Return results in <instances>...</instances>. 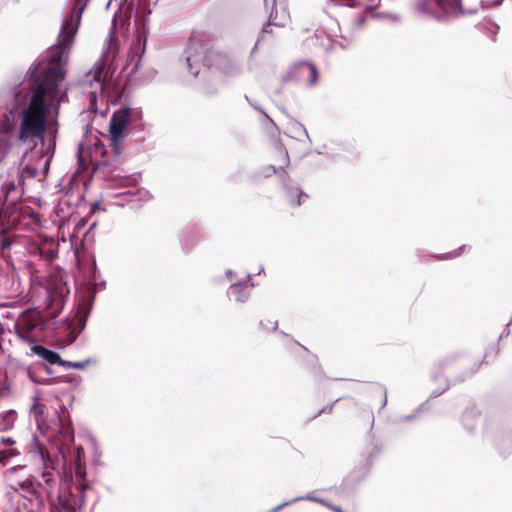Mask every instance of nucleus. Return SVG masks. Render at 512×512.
Returning <instances> with one entry per match:
<instances>
[{"instance_id": "obj_20", "label": "nucleus", "mask_w": 512, "mask_h": 512, "mask_svg": "<svg viewBox=\"0 0 512 512\" xmlns=\"http://www.w3.org/2000/svg\"><path fill=\"white\" fill-rule=\"evenodd\" d=\"M374 16L375 17H383L392 22H398L400 20V16L398 14H392V13H386V14L377 13Z\"/></svg>"}, {"instance_id": "obj_4", "label": "nucleus", "mask_w": 512, "mask_h": 512, "mask_svg": "<svg viewBox=\"0 0 512 512\" xmlns=\"http://www.w3.org/2000/svg\"><path fill=\"white\" fill-rule=\"evenodd\" d=\"M90 0H73L70 12L65 16L56 43L51 49L64 50L70 52L78 33L83 12L85 11Z\"/></svg>"}, {"instance_id": "obj_17", "label": "nucleus", "mask_w": 512, "mask_h": 512, "mask_svg": "<svg viewBox=\"0 0 512 512\" xmlns=\"http://www.w3.org/2000/svg\"><path fill=\"white\" fill-rule=\"evenodd\" d=\"M191 42H192V33L188 36V43H187V46L183 53L189 71H191V69H192V53L189 51Z\"/></svg>"}, {"instance_id": "obj_6", "label": "nucleus", "mask_w": 512, "mask_h": 512, "mask_svg": "<svg viewBox=\"0 0 512 512\" xmlns=\"http://www.w3.org/2000/svg\"><path fill=\"white\" fill-rule=\"evenodd\" d=\"M419 12L438 20H447L461 15L474 14L477 9H464L462 0H421Z\"/></svg>"}, {"instance_id": "obj_1", "label": "nucleus", "mask_w": 512, "mask_h": 512, "mask_svg": "<svg viewBox=\"0 0 512 512\" xmlns=\"http://www.w3.org/2000/svg\"><path fill=\"white\" fill-rule=\"evenodd\" d=\"M69 53L49 48L29 69L26 80L0 88V105L5 110L0 125V162L11 149V137L19 143H43L48 135L45 154L53 156L60 105L68 101L69 89L61 88V83L67 74Z\"/></svg>"}, {"instance_id": "obj_23", "label": "nucleus", "mask_w": 512, "mask_h": 512, "mask_svg": "<svg viewBox=\"0 0 512 512\" xmlns=\"http://www.w3.org/2000/svg\"><path fill=\"white\" fill-rule=\"evenodd\" d=\"M56 364L61 367L66 368V369H69V368H72L73 361L64 360L59 355V359H58V361H56Z\"/></svg>"}, {"instance_id": "obj_2", "label": "nucleus", "mask_w": 512, "mask_h": 512, "mask_svg": "<svg viewBox=\"0 0 512 512\" xmlns=\"http://www.w3.org/2000/svg\"><path fill=\"white\" fill-rule=\"evenodd\" d=\"M84 280L76 290V311L73 318H66L56 325V317L62 311L68 295L69 287L66 283H55L47 290L46 313L42 329L53 334L63 346L74 343L81 332L86 328L87 320L94 306L98 290L105 287L106 282L100 280L94 257L87 258L81 264Z\"/></svg>"}, {"instance_id": "obj_22", "label": "nucleus", "mask_w": 512, "mask_h": 512, "mask_svg": "<svg viewBox=\"0 0 512 512\" xmlns=\"http://www.w3.org/2000/svg\"><path fill=\"white\" fill-rule=\"evenodd\" d=\"M41 255L47 260L52 261L56 258L57 252L54 249H48L45 253L42 252Z\"/></svg>"}, {"instance_id": "obj_8", "label": "nucleus", "mask_w": 512, "mask_h": 512, "mask_svg": "<svg viewBox=\"0 0 512 512\" xmlns=\"http://www.w3.org/2000/svg\"><path fill=\"white\" fill-rule=\"evenodd\" d=\"M147 38L148 28L146 24H142L141 26L137 25V33L131 43L128 54V62H134V65L129 72V76L136 73L140 68L142 56L146 51Z\"/></svg>"}, {"instance_id": "obj_13", "label": "nucleus", "mask_w": 512, "mask_h": 512, "mask_svg": "<svg viewBox=\"0 0 512 512\" xmlns=\"http://www.w3.org/2000/svg\"><path fill=\"white\" fill-rule=\"evenodd\" d=\"M287 131L291 137L298 140L308 138V133L305 127L297 121H291L287 126Z\"/></svg>"}, {"instance_id": "obj_34", "label": "nucleus", "mask_w": 512, "mask_h": 512, "mask_svg": "<svg viewBox=\"0 0 512 512\" xmlns=\"http://www.w3.org/2000/svg\"><path fill=\"white\" fill-rule=\"evenodd\" d=\"M1 443L2 444H7V445H13L15 443V441L11 437H2L1 438Z\"/></svg>"}, {"instance_id": "obj_18", "label": "nucleus", "mask_w": 512, "mask_h": 512, "mask_svg": "<svg viewBox=\"0 0 512 512\" xmlns=\"http://www.w3.org/2000/svg\"><path fill=\"white\" fill-rule=\"evenodd\" d=\"M33 413H34L38 428L40 429L41 433L44 434V428L42 427V425L40 423V418L42 417V410L40 409V407L37 406L36 403L33 404Z\"/></svg>"}, {"instance_id": "obj_45", "label": "nucleus", "mask_w": 512, "mask_h": 512, "mask_svg": "<svg viewBox=\"0 0 512 512\" xmlns=\"http://www.w3.org/2000/svg\"><path fill=\"white\" fill-rule=\"evenodd\" d=\"M92 98L94 99V101H96V95H95V93L93 94Z\"/></svg>"}, {"instance_id": "obj_7", "label": "nucleus", "mask_w": 512, "mask_h": 512, "mask_svg": "<svg viewBox=\"0 0 512 512\" xmlns=\"http://www.w3.org/2000/svg\"><path fill=\"white\" fill-rule=\"evenodd\" d=\"M89 488L87 481H78L74 492L71 487H63L59 491V507L64 512H77L84 505L85 492Z\"/></svg>"}, {"instance_id": "obj_40", "label": "nucleus", "mask_w": 512, "mask_h": 512, "mask_svg": "<svg viewBox=\"0 0 512 512\" xmlns=\"http://www.w3.org/2000/svg\"><path fill=\"white\" fill-rule=\"evenodd\" d=\"M330 1H331V3H333V4H335V5L340 4V1H339V0H330Z\"/></svg>"}, {"instance_id": "obj_35", "label": "nucleus", "mask_w": 512, "mask_h": 512, "mask_svg": "<svg viewBox=\"0 0 512 512\" xmlns=\"http://www.w3.org/2000/svg\"><path fill=\"white\" fill-rule=\"evenodd\" d=\"M81 149H82V144H79V147L77 150V157H78L79 162H83L82 155H81Z\"/></svg>"}, {"instance_id": "obj_21", "label": "nucleus", "mask_w": 512, "mask_h": 512, "mask_svg": "<svg viewBox=\"0 0 512 512\" xmlns=\"http://www.w3.org/2000/svg\"><path fill=\"white\" fill-rule=\"evenodd\" d=\"M300 196H301V194L298 189L293 190L291 200H290L291 204L292 205H300V203H301Z\"/></svg>"}, {"instance_id": "obj_36", "label": "nucleus", "mask_w": 512, "mask_h": 512, "mask_svg": "<svg viewBox=\"0 0 512 512\" xmlns=\"http://www.w3.org/2000/svg\"><path fill=\"white\" fill-rule=\"evenodd\" d=\"M87 223L86 218H82L80 222L78 223V226H84Z\"/></svg>"}, {"instance_id": "obj_3", "label": "nucleus", "mask_w": 512, "mask_h": 512, "mask_svg": "<svg viewBox=\"0 0 512 512\" xmlns=\"http://www.w3.org/2000/svg\"><path fill=\"white\" fill-rule=\"evenodd\" d=\"M53 432L54 435L49 436V440L56 446L65 464H69L70 468L74 469L77 481H87L85 464L82 461L84 449L82 446H78L72 453L70 452V447L75 439L74 429L71 421L65 417L64 412L59 415Z\"/></svg>"}, {"instance_id": "obj_15", "label": "nucleus", "mask_w": 512, "mask_h": 512, "mask_svg": "<svg viewBox=\"0 0 512 512\" xmlns=\"http://www.w3.org/2000/svg\"><path fill=\"white\" fill-rule=\"evenodd\" d=\"M299 500H310V501H314V502H319V503H323L325 504V501L320 499V498H317V497H314V496H311V495H305V496H301V497H296L290 501H287V502H284L280 505H278L277 507H275L272 512H277L279 510H281L282 508H284L285 506L289 505V504H292V503H295Z\"/></svg>"}, {"instance_id": "obj_14", "label": "nucleus", "mask_w": 512, "mask_h": 512, "mask_svg": "<svg viewBox=\"0 0 512 512\" xmlns=\"http://www.w3.org/2000/svg\"><path fill=\"white\" fill-rule=\"evenodd\" d=\"M17 414L15 410H8L7 412L0 414V432L10 430L16 420Z\"/></svg>"}, {"instance_id": "obj_42", "label": "nucleus", "mask_w": 512, "mask_h": 512, "mask_svg": "<svg viewBox=\"0 0 512 512\" xmlns=\"http://www.w3.org/2000/svg\"><path fill=\"white\" fill-rule=\"evenodd\" d=\"M139 176L138 175H134L133 176V180L136 182L138 180Z\"/></svg>"}, {"instance_id": "obj_12", "label": "nucleus", "mask_w": 512, "mask_h": 512, "mask_svg": "<svg viewBox=\"0 0 512 512\" xmlns=\"http://www.w3.org/2000/svg\"><path fill=\"white\" fill-rule=\"evenodd\" d=\"M30 342L32 343L30 350L33 354L41 357L43 360H45L47 363L51 365L56 364V361H58L59 359L58 352L48 349L45 346L36 343L34 339H31Z\"/></svg>"}, {"instance_id": "obj_38", "label": "nucleus", "mask_w": 512, "mask_h": 512, "mask_svg": "<svg viewBox=\"0 0 512 512\" xmlns=\"http://www.w3.org/2000/svg\"><path fill=\"white\" fill-rule=\"evenodd\" d=\"M335 512H343L339 507L329 505Z\"/></svg>"}, {"instance_id": "obj_31", "label": "nucleus", "mask_w": 512, "mask_h": 512, "mask_svg": "<svg viewBox=\"0 0 512 512\" xmlns=\"http://www.w3.org/2000/svg\"><path fill=\"white\" fill-rule=\"evenodd\" d=\"M240 73V67L235 65L231 68V70H225V74L227 75H237Z\"/></svg>"}, {"instance_id": "obj_25", "label": "nucleus", "mask_w": 512, "mask_h": 512, "mask_svg": "<svg viewBox=\"0 0 512 512\" xmlns=\"http://www.w3.org/2000/svg\"><path fill=\"white\" fill-rule=\"evenodd\" d=\"M23 173L26 174L30 178H34L37 175V169L30 167V166H26L23 169Z\"/></svg>"}, {"instance_id": "obj_16", "label": "nucleus", "mask_w": 512, "mask_h": 512, "mask_svg": "<svg viewBox=\"0 0 512 512\" xmlns=\"http://www.w3.org/2000/svg\"><path fill=\"white\" fill-rule=\"evenodd\" d=\"M231 291L235 295V298L238 302H244L248 298V295L244 288L239 284H232Z\"/></svg>"}, {"instance_id": "obj_33", "label": "nucleus", "mask_w": 512, "mask_h": 512, "mask_svg": "<svg viewBox=\"0 0 512 512\" xmlns=\"http://www.w3.org/2000/svg\"><path fill=\"white\" fill-rule=\"evenodd\" d=\"M381 0H367V5L369 8H376L380 5Z\"/></svg>"}, {"instance_id": "obj_28", "label": "nucleus", "mask_w": 512, "mask_h": 512, "mask_svg": "<svg viewBox=\"0 0 512 512\" xmlns=\"http://www.w3.org/2000/svg\"><path fill=\"white\" fill-rule=\"evenodd\" d=\"M110 53H111V48L109 46L108 49L106 51H103V53L101 55V59L103 61V65H106L108 63L109 57H110Z\"/></svg>"}, {"instance_id": "obj_32", "label": "nucleus", "mask_w": 512, "mask_h": 512, "mask_svg": "<svg viewBox=\"0 0 512 512\" xmlns=\"http://www.w3.org/2000/svg\"><path fill=\"white\" fill-rule=\"evenodd\" d=\"M276 172H277L276 168L272 165H269L265 168L263 173L265 176H270L272 173H276Z\"/></svg>"}, {"instance_id": "obj_10", "label": "nucleus", "mask_w": 512, "mask_h": 512, "mask_svg": "<svg viewBox=\"0 0 512 512\" xmlns=\"http://www.w3.org/2000/svg\"><path fill=\"white\" fill-rule=\"evenodd\" d=\"M269 15V25L284 27L290 21L287 0H264Z\"/></svg>"}, {"instance_id": "obj_19", "label": "nucleus", "mask_w": 512, "mask_h": 512, "mask_svg": "<svg viewBox=\"0 0 512 512\" xmlns=\"http://www.w3.org/2000/svg\"><path fill=\"white\" fill-rule=\"evenodd\" d=\"M92 359L91 358H87L86 360L84 361H73V364H72V368L73 369H78V370H82L84 369L87 365H89L90 363H92Z\"/></svg>"}, {"instance_id": "obj_43", "label": "nucleus", "mask_w": 512, "mask_h": 512, "mask_svg": "<svg viewBox=\"0 0 512 512\" xmlns=\"http://www.w3.org/2000/svg\"><path fill=\"white\" fill-rule=\"evenodd\" d=\"M9 185L11 186L12 189H15V184L10 182Z\"/></svg>"}, {"instance_id": "obj_44", "label": "nucleus", "mask_w": 512, "mask_h": 512, "mask_svg": "<svg viewBox=\"0 0 512 512\" xmlns=\"http://www.w3.org/2000/svg\"><path fill=\"white\" fill-rule=\"evenodd\" d=\"M262 272H264V269L263 268L259 269V274H261Z\"/></svg>"}, {"instance_id": "obj_11", "label": "nucleus", "mask_w": 512, "mask_h": 512, "mask_svg": "<svg viewBox=\"0 0 512 512\" xmlns=\"http://www.w3.org/2000/svg\"><path fill=\"white\" fill-rule=\"evenodd\" d=\"M292 78L304 82L307 86L314 85L318 80L316 67L308 62H302L293 66L290 71L283 77L284 81Z\"/></svg>"}, {"instance_id": "obj_5", "label": "nucleus", "mask_w": 512, "mask_h": 512, "mask_svg": "<svg viewBox=\"0 0 512 512\" xmlns=\"http://www.w3.org/2000/svg\"><path fill=\"white\" fill-rule=\"evenodd\" d=\"M141 118L142 112L140 109H133L127 105H123L113 112L109 123V133L112 150L116 157L122 153L119 140L126 136L128 125L141 120Z\"/></svg>"}, {"instance_id": "obj_39", "label": "nucleus", "mask_w": 512, "mask_h": 512, "mask_svg": "<svg viewBox=\"0 0 512 512\" xmlns=\"http://www.w3.org/2000/svg\"><path fill=\"white\" fill-rule=\"evenodd\" d=\"M44 369H45V371H46L48 374H51V373H52V370H51V368H50L49 366L44 365Z\"/></svg>"}, {"instance_id": "obj_29", "label": "nucleus", "mask_w": 512, "mask_h": 512, "mask_svg": "<svg viewBox=\"0 0 512 512\" xmlns=\"http://www.w3.org/2000/svg\"><path fill=\"white\" fill-rule=\"evenodd\" d=\"M100 204H101V203H100V201H94V202L91 204V206H90V211H89V213H90V214H95L96 212H98V211H99V209H100Z\"/></svg>"}, {"instance_id": "obj_27", "label": "nucleus", "mask_w": 512, "mask_h": 512, "mask_svg": "<svg viewBox=\"0 0 512 512\" xmlns=\"http://www.w3.org/2000/svg\"><path fill=\"white\" fill-rule=\"evenodd\" d=\"M16 455V453L13 452V450L10 451H2L0 452V462H4L7 458L12 457Z\"/></svg>"}, {"instance_id": "obj_30", "label": "nucleus", "mask_w": 512, "mask_h": 512, "mask_svg": "<svg viewBox=\"0 0 512 512\" xmlns=\"http://www.w3.org/2000/svg\"><path fill=\"white\" fill-rule=\"evenodd\" d=\"M280 155L282 157V162L284 165H288V161H289V158H288V153L285 149L283 148H280Z\"/></svg>"}, {"instance_id": "obj_24", "label": "nucleus", "mask_w": 512, "mask_h": 512, "mask_svg": "<svg viewBox=\"0 0 512 512\" xmlns=\"http://www.w3.org/2000/svg\"><path fill=\"white\" fill-rule=\"evenodd\" d=\"M262 325L266 330H275L277 327V322L272 320L262 321Z\"/></svg>"}, {"instance_id": "obj_37", "label": "nucleus", "mask_w": 512, "mask_h": 512, "mask_svg": "<svg viewBox=\"0 0 512 512\" xmlns=\"http://www.w3.org/2000/svg\"><path fill=\"white\" fill-rule=\"evenodd\" d=\"M232 275H233V271H232V270H228V271L226 272V276H227V278H228V279H230V280H231V276H232Z\"/></svg>"}, {"instance_id": "obj_41", "label": "nucleus", "mask_w": 512, "mask_h": 512, "mask_svg": "<svg viewBox=\"0 0 512 512\" xmlns=\"http://www.w3.org/2000/svg\"><path fill=\"white\" fill-rule=\"evenodd\" d=\"M97 223L96 222H93L91 225H90V230L91 229H94L96 227Z\"/></svg>"}, {"instance_id": "obj_26", "label": "nucleus", "mask_w": 512, "mask_h": 512, "mask_svg": "<svg viewBox=\"0 0 512 512\" xmlns=\"http://www.w3.org/2000/svg\"><path fill=\"white\" fill-rule=\"evenodd\" d=\"M502 2H503V0H494V1L484 0V1H482L481 6L483 8H487V7L494 6V5H500V4H502Z\"/></svg>"}, {"instance_id": "obj_9", "label": "nucleus", "mask_w": 512, "mask_h": 512, "mask_svg": "<svg viewBox=\"0 0 512 512\" xmlns=\"http://www.w3.org/2000/svg\"><path fill=\"white\" fill-rule=\"evenodd\" d=\"M29 452L33 458H38L43 464L42 478L46 484L54 481L53 471L56 469L57 463L53 460L49 452L46 450L36 436H33L30 443Z\"/></svg>"}]
</instances>
